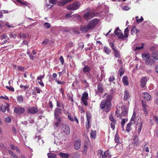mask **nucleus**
<instances>
[{"label":"nucleus","instance_id":"338daca9","mask_svg":"<svg viewBox=\"0 0 158 158\" xmlns=\"http://www.w3.org/2000/svg\"><path fill=\"white\" fill-rule=\"evenodd\" d=\"M5 25L7 26L8 28H10V27L13 28L14 27V26H13V24H10L8 23H6L5 24Z\"/></svg>","mask_w":158,"mask_h":158},{"label":"nucleus","instance_id":"69168bd1","mask_svg":"<svg viewBox=\"0 0 158 158\" xmlns=\"http://www.w3.org/2000/svg\"><path fill=\"white\" fill-rule=\"evenodd\" d=\"M87 100L81 99V101L83 104L86 106L88 105V102L86 101Z\"/></svg>","mask_w":158,"mask_h":158},{"label":"nucleus","instance_id":"ea45409f","mask_svg":"<svg viewBox=\"0 0 158 158\" xmlns=\"http://www.w3.org/2000/svg\"><path fill=\"white\" fill-rule=\"evenodd\" d=\"M8 152L9 154L11 155L13 158H17L18 157L12 151L9 150Z\"/></svg>","mask_w":158,"mask_h":158},{"label":"nucleus","instance_id":"e433bc0d","mask_svg":"<svg viewBox=\"0 0 158 158\" xmlns=\"http://www.w3.org/2000/svg\"><path fill=\"white\" fill-rule=\"evenodd\" d=\"M118 72L120 76H122L123 74L124 73V70L122 67L119 69Z\"/></svg>","mask_w":158,"mask_h":158},{"label":"nucleus","instance_id":"aec40b11","mask_svg":"<svg viewBox=\"0 0 158 158\" xmlns=\"http://www.w3.org/2000/svg\"><path fill=\"white\" fill-rule=\"evenodd\" d=\"M113 51L115 57L117 58H119L121 56L120 54V52L117 48L114 49Z\"/></svg>","mask_w":158,"mask_h":158},{"label":"nucleus","instance_id":"1a4fd4ad","mask_svg":"<svg viewBox=\"0 0 158 158\" xmlns=\"http://www.w3.org/2000/svg\"><path fill=\"white\" fill-rule=\"evenodd\" d=\"M109 119L111 121L110 124L111 128L113 130H114L115 127V125L116 124V120L114 118L113 115L112 114L110 115Z\"/></svg>","mask_w":158,"mask_h":158},{"label":"nucleus","instance_id":"4c0bfd02","mask_svg":"<svg viewBox=\"0 0 158 158\" xmlns=\"http://www.w3.org/2000/svg\"><path fill=\"white\" fill-rule=\"evenodd\" d=\"M66 4L64 0L60 1L57 3V5L59 6H63Z\"/></svg>","mask_w":158,"mask_h":158},{"label":"nucleus","instance_id":"cd10ccee","mask_svg":"<svg viewBox=\"0 0 158 158\" xmlns=\"http://www.w3.org/2000/svg\"><path fill=\"white\" fill-rule=\"evenodd\" d=\"M59 155L60 157L63 158H68L69 156V154L68 153L62 152H60Z\"/></svg>","mask_w":158,"mask_h":158},{"label":"nucleus","instance_id":"412c9836","mask_svg":"<svg viewBox=\"0 0 158 158\" xmlns=\"http://www.w3.org/2000/svg\"><path fill=\"white\" fill-rule=\"evenodd\" d=\"M154 60L152 59H148L145 60V63L146 65H152V64L154 63Z\"/></svg>","mask_w":158,"mask_h":158},{"label":"nucleus","instance_id":"864d4df0","mask_svg":"<svg viewBox=\"0 0 158 158\" xmlns=\"http://www.w3.org/2000/svg\"><path fill=\"white\" fill-rule=\"evenodd\" d=\"M55 81L58 85L63 84L65 83V82L63 81H60L57 80V79H55Z\"/></svg>","mask_w":158,"mask_h":158},{"label":"nucleus","instance_id":"39448f33","mask_svg":"<svg viewBox=\"0 0 158 158\" xmlns=\"http://www.w3.org/2000/svg\"><path fill=\"white\" fill-rule=\"evenodd\" d=\"M95 14L94 12H88L84 13L83 16L84 19L86 20H89L94 18Z\"/></svg>","mask_w":158,"mask_h":158},{"label":"nucleus","instance_id":"20e7f679","mask_svg":"<svg viewBox=\"0 0 158 158\" xmlns=\"http://www.w3.org/2000/svg\"><path fill=\"white\" fill-rule=\"evenodd\" d=\"M99 22V19H94L91 20L88 25L90 29H92L94 28Z\"/></svg>","mask_w":158,"mask_h":158},{"label":"nucleus","instance_id":"052dcab7","mask_svg":"<svg viewBox=\"0 0 158 158\" xmlns=\"http://www.w3.org/2000/svg\"><path fill=\"white\" fill-rule=\"evenodd\" d=\"M142 106L143 108H147L148 105L146 104V103L144 102L143 100L142 101Z\"/></svg>","mask_w":158,"mask_h":158},{"label":"nucleus","instance_id":"13d9d810","mask_svg":"<svg viewBox=\"0 0 158 158\" xmlns=\"http://www.w3.org/2000/svg\"><path fill=\"white\" fill-rule=\"evenodd\" d=\"M19 36L20 38L23 39H24L26 38V36H25V34L23 33L19 34Z\"/></svg>","mask_w":158,"mask_h":158},{"label":"nucleus","instance_id":"7c9ffc66","mask_svg":"<svg viewBox=\"0 0 158 158\" xmlns=\"http://www.w3.org/2000/svg\"><path fill=\"white\" fill-rule=\"evenodd\" d=\"M47 156L48 158H56V155L55 154L52 153H48Z\"/></svg>","mask_w":158,"mask_h":158},{"label":"nucleus","instance_id":"2eb2a0df","mask_svg":"<svg viewBox=\"0 0 158 158\" xmlns=\"http://www.w3.org/2000/svg\"><path fill=\"white\" fill-rule=\"evenodd\" d=\"M1 37L2 40H4V42L2 43V44L6 43L7 40L9 39V37L6 34H4L1 35Z\"/></svg>","mask_w":158,"mask_h":158},{"label":"nucleus","instance_id":"2f4dec72","mask_svg":"<svg viewBox=\"0 0 158 158\" xmlns=\"http://www.w3.org/2000/svg\"><path fill=\"white\" fill-rule=\"evenodd\" d=\"M152 56L156 60H158V54L156 52L152 53Z\"/></svg>","mask_w":158,"mask_h":158},{"label":"nucleus","instance_id":"7ed1b4c3","mask_svg":"<svg viewBox=\"0 0 158 158\" xmlns=\"http://www.w3.org/2000/svg\"><path fill=\"white\" fill-rule=\"evenodd\" d=\"M81 6V3L78 2L70 4L66 6V9L68 10H75L78 9Z\"/></svg>","mask_w":158,"mask_h":158},{"label":"nucleus","instance_id":"72a5a7b5","mask_svg":"<svg viewBox=\"0 0 158 158\" xmlns=\"http://www.w3.org/2000/svg\"><path fill=\"white\" fill-rule=\"evenodd\" d=\"M132 143L134 146H138L139 145V139L133 140Z\"/></svg>","mask_w":158,"mask_h":158},{"label":"nucleus","instance_id":"dca6fc26","mask_svg":"<svg viewBox=\"0 0 158 158\" xmlns=\"http://www.w3.org/2000/svg\"><path fill=\"white\" fill-rule=\"evenodd\" d=\"M143 97L145 99L147 100H150L151 96L150 94L146 92H143Z\"/></svg>","mask_w":158,"mask_h":158},{"label":"nucleus","instance_id":"603ef678","mask_svg":"<svg viewBox=\"0 0 158 158\" xmlns=\"http://www.w3.org/2000/svg\"><path fill=\"white\" fill-rule=\"evenodd\" d=\"M135 116H136L135 113L134 112L130 121H131V122H133V123H135Z\"/></svg>","mask_w":158,"mask_h":158},{"label":"nucleus","instance_id":"6e6552de","mask_svg":"<svg viewBox=\"0 0 158 158\" xmlns=\"http://www.w3.org/2000/svg\"><path fill=\"white\" fill-rule=\"evenodd\" d=\"M14 111L16 114H20L24 113L25 110L24 108L20 106L15 107L14 108Z\"/></svg>","mask_w":158,"mask_h":158},{"label":"nucleus","instance_id":"5fc2aeb1","mask_svg":"<svg viewBox=\"0 0 158 158\" xmlns=\"http://www.w3.org/2000/svg\"><path fill=\"white\" fill-rule=\"evenodd\" d=\"M57 0H49V2L53 5H55L57 3Z\"/></svg>","mask_w":158,"mask_h":158},{"label":"nucleus","instance_id":"c03bdc74","mask_svg":"<svg viewBox=\"0 0 158 158\" xmlns=\"http://www.w3.org/2000/svg\"><path fill=\"white\" fill-rule=\"evenodd\" d=\"M104 153H103V152L102 150H99L98 151V155L100 156L101 158H102V156H104Z\"/></svg>","mask_w":158,"mask_h":158},{"label":"nucleus","instance_id":"37998d69","mask_svg":"<svg viewBox=\"0 0 158 158\" xmlns=\"http://www.w3.org/2000/svg\"><path fill=\"white\" fill-rule=\"evenodd\" d=\"M9 36L11 39H15L16 37V34L15 33H10Z\"/></svg>","mask_w":158,"mask_h":158},{"label":"nucleus","instance_id":"a19ab883","mask_svg":"<svg viewBox=\"0 0 158 158\" xmlns=\"http://www.w3.org/2000/svg\"><path fill=\"white\" fill-rule=\"evenodd\" d=\"M121 30H120L118 27H117L114 31V33L116 35H119Z\"/></svg>","mask_w":158,"mask_h":158},{"label":"nucleus","instance_id":"c756f323","mask_svg":"<svg viewBox=\"0 0 158 158\" xmlns=\"http://www.w3.org/2000/svg\"><path fill=\"white\" fill-rule=\"evenodd\" d=\"M103 50L104 52L107 54H109L111 52L110 50L106 46H105L103 48Z\"/></svg>","mask_w":158,"mask_h":158},{"label":"nucleus","instance_id":"f8f14e48","mask_svg":"<svg viewBox=\"0 0 158 158\" xmlns=\"http://www.w3.org/2000/svg\"><path fill=\"white\" fill-rule=\"evenodd\" d=\"M81 146V140L78 139L75 141L74 144V148L76 150L79 149Z\"/></svg>","mask_w":158,"mask_h":158},{"label":"nucleus","instance_id":"de8ad7c7","mask_svg":"<svg viewBox=\"0 0 158 158\" xmlns=\"http://www.w3.org/2000/svg\"><path fill=\"white\" fill-rule=\"evenodd\" d=\"M90 135L91 137L95 138L96 136V131H91Z\"/></svg>","mask_w":158,"mask_h":158},{"label":"nucleus","instance_id":"c9c22d12","mask_svg":"<svg viewBox=\"0 0 158 158\" xmlns=\"http://www.w3.org/2000/svg\"><path fill=\"white\" fill-rule=\"evenodd\" d=\"M17 100L20 103H21L23 101V97L22 95H19L17 97Z\"/></svg>","mask_w":158,"mask_h":158},{"label":"nucleus","instance_id":"4d7b16f0","mask_svg":"<svg viewBox=\"0 0 158 158\" xmlns=\"http://www.w3.org/2000/svg\"><path fill=\"white\" fill-rule=\"evenodd\" d=\"M109 154L108 151H106L104 153V156H102V158H106V157H108Z\"/></svg>","mask_w":158,"mask_h":158},{"label":"nucleus","instance_id":"f3484780","mask_svg":"<svg viewBox=\"0 0 158 158\" xmlns=\"http://www.w3.org/2000/svg\"><path fill=\"white\" fill-rule=\"evenodd\" d=\"M61 109L60 108H56L55 110V112L54 113V115L55 116H59L60 114H62L61 112Z\"/></svg>","mask_w":158,"mask_h":158},{"label":"nucleus","instance_id":"e2e57ef3","mask_svg":"<svg viewBox=\"0 0 158 158\" xmlns=\"http://www.w3.org/2000/svg\"><path fill=\"white\" fill-rule=\"evenodd\" d=\"M59 60L61 62L62 64H63L64 62V59L63 57L62 56H61L59 58Z\"/></svg>","mask_w":158,"mask_h":158},{"label":"nucleus","instance_id":"a878e982","mask_svg":"<svg viewBox=\"0 0 158 158\" xmlns=\"http://www.w3.org/2000/svg\"><path fill=\"white\" fill-rule=\"evenodd\" d=\"M119 138L120 137L118 135V133L117 132L116 133L114 138L115 141L116 143H120Z\"/></svg>","mask_w":158,"mask_h":158},{"label":"nucleus","instance_id":"0e129e2a","mask_svg":"<svg viewBox=\"0 0 158 158\" xmlns=\"http://www.w3.org/2000/svg\"><path fill=\"white\" fill-rule=\"evenodd\" d=\"M18 69L20 71L22 72H24L25 70V69L24 67H22L21 66H19L18 67Z\"/></svg>","mask_w":158,"mask_h":158},{"label":"nucleus","instance_id":"423d86ee","mask_svg":"<svg viewBox=\"0 0 158 158\" xmlns=\"http://www.w3.org/2000/svg\"><path fill=\"white\" fill-rule=\"evenodd\" d=\"M38 111V108L35 107H31L29 108L27 110V113L30 114H34L36 113Z\"/></svg>","mask_w":158,"mask_h":158},{"label":"nucleus","instance_id":"bf43d9fd","mask_svg":"<svg viewBox=\"0 0 158 158\" xmlns=\"http://www.w3.org/2000/svg\"><path fill=\"white\" fill-rule=\"evenodd\" d=\"M109 44L111 48L113 50H114V49H116V48H115L114 45V44L113 42H110Z\"/></svg>","mask_w":158,"mask_h":158},{"label":"nucleus","instance_id":"680f3d73","mask_svg":"<svg viewBox=\"0 0 158 158\" xmlns=\"http://www.w3.org/2000/svg\"><path fill=\"white\" fill-rule=\"evenodd\" d=\"M142 127H143V125L142 123L140 125H139V128H138V132L139 133H140V132L141 131V130H142Z\"/></svg>","mask_w":158,"mask_h":158},{"label":"nucleus","instance_id":"58836bf2","mask_svg":"<svg viewBox=\"0 0 158 158\" xmlns=\"http://www.w3.org/2000/svg\"><path fill=\"white\" fill-rule=\"evenodd\" d=\"M37 79L38 81V82L39 84L42 87H44V84L42 81V79L40 78H37Z\"/></svg>","mask_w":158,"mask_h":158},{"label":"nucleus","instance_id":"a18cd8bd","mask_svg":"<svg viewBox=\"0 0 158 158\" xmlns=\"http://www.w3.org/2000/svg\"><path fill=\"white\" fill-rule=\"evenodd\" d=\"M115 79L114 77L113 76H110L109 78L108 81L110 84L114 81Z\"/></svg>","mask_w":158,"mask_h":158},{"label":"nucleus","instance_id":"4be33fe9","mask_svg":"<svg viewBox=\"0 0 158 158\" xmlns=\"http://www.w3.org/2000/svg\"><path fill=\"white\" fill-rule=\"evenodd\" d=\"M124 93V100L127 101L130 98L129 92L127 90H125Z\"/></svg>","mask_w":158,"mask_h":158},{"label":"nucleus","instance_id":"f03ea898","mask_svg":"<svg viewBox=\"0 0 158 158\" xmlns=\"http://www.w3.org/2000/svg\"><path fill=\"white\" fill-rule=\"evenodd\" d=\"M128 109L126 106L117 108L115 114L117 117L121 119L123 116H126L128 113Z\"/></svg>","mask_w":158,"mask_h":158},{"label":"nucleus","instance_id":"79ce46f5","mask_svg":"<svg viewBox=\"0 0 158 158\" xmlns=\"http://www.w3.org/2000/svg\"><path fill=\"white\" fill-rule=\"evenodd\" d=\"M17 1H18L20 3L22 4V5H26L27 6V2L26 1H23V0H16Z\"/></svg>","mask_w":158,"mask_h":158},{"label":"nucleus","instance_id":"0eeeda50","mask_svg":"<svg viewBox=\"0 0 158 158\" xmlns=\"http://www.w3.org/2000/svg\"><path fill=\"white\" fill-rule=\"evenodd\" d=\"M62 129L63 132L66 135H69L70 134V127L68 125L66 124L63 125Z\"/></svg>","mask_w":158,"mask_h":158},{"label":"nucleus","instance_id":"393cba45","mask_svg":"<svg viewBox=\"0 0 158 158\" xmlns=\"http://www.w3.org/2000/svg\"><path fill=\"white\" fill-rule=\"evenodd\" d=\"M128 78L126 76H124L123 78L122 81L123 83L125 85H129V82Z\"/></svg>","mask_w":158,"mask_h":158},{"label":"nucleus","instance_id":"bb28decb","mask_svg":"<svg viewBox=\"0 0 158 158\" xmlns=\"http://www.w3.org/2000/svg\"><path fill=\"white\" fill-rule=\"evenodd\" d=\"M134 123H133V122H131V121H130V123L127 124L126 130L128 132H129L131 131V126Z\"/></svg>","mask_w":158,"mask_h":158},{"label":"nucleus","instance_id":"f257e3e1","mask_svg":"<svg viewBox=\"0 0 158 158\" xmlns=\"http://www.w3.org/2000/svg\"><path fill=\"white\" fill-rule=\"evenodd\" d=\"M112 99V95H109L106 99L103 100L100 103V107L103 111L106 112L107 113L110 110L112 106L111 101Z\"/></svg>","mask_w":158,"mask_h":158},{"label":"nucleus","instance_id":"6ab92c4d","mask_svg":"<svg viewBox=\"0 0 158 158\" xmlns=\"http://www.w3.org/2000/svg\"><path fill=\"white\" fill-rule=\"evenodd\" d=\"M147 82V78L146 77H144L142 78L140 81V86L143 88L145 86Z\"/></svg>","mask_w":158,"mask_h":158},{"label":"nucleus","instance_id":"c85d7f7f","mask_svg":"<svg viewBox=\"0 0 158 158\" xmlns=\"http://www.w3.org/2000/svg\"><path fill=\"white\" fill-rule=\"evenodd\" d=\"M87 123L86 125V128L87 130H88L90 127V118L87 116Z\"/></svg>","mask_w":158,"mask_h":158},{"label":"nucleus","instance_id":"4468645a","mask_svg":"<svg viewBox=\"0 0 158 158\" xmlns=\"http://www.w3.org/2000/svg\"><path fill=\"white\" fill-rule=\"evenodd\" d=\"M68 113V118L69 120L72 122L75 121L77 124L79 123L78 120L75 116H74V118L72 116V115L70 114L69 113Z\"/></svg>","mask_w":158,"mask_h":158},{"label":"nucleus","instance_id":"6e6d98bb","mask_svg":"<svg viewBox=\"0 0 158 158\" xmlns=\"http://www.w3.org/2000/svg\"><path fill=\"white\" fill-rule=\"evenodd\" d=\"M6 89H8L9 90L11 91H14L15 89L12 86H6Z\"/></svg>","mask_w":158,"mask_h":158},{"label":"nucleus","instance_id":"5701e85b","mask_svg":"<svg viewBox=\"0 0 158 158\" xmlns=\"http://www.w3.org/2000/svg\"><path fill=\"white\" fill-rule=\"evenodd\" d=\"M29 87V85L28 84L26 85H20V88L23 89V90L26 92V94H27V90H28Z\"/></svg>","mask_w":158,"mask_h":158},{"label":"nucleus","instance_id":"49530a36","mask_svg":"<svg viewBox=\"0 0 158 158\" xmlns=\"http://www.w3.org/2000/svg\"><path fill=\"white\" fill-rule=\"evenodd\" d=\"M44 27L47 29L51 27V24L47 22L44 23Z\"/></svg>","mask_w":158,"mask_h":158},{"label":"nucleus","instance_id":"473e14b6","mask_svg":"<svg viewBox=\"0 0 158 158\" xmlns=\"http://www.w3.org/2000/svg\"><path fill=\"white\" fill-rule=\"evenodd\" d=\"M88 94L87 92H85L84 93L82 94V96L81 97V99H88Z\"/></svg>","mask_w":158,"mask_h":158},{"label":"nucleus","instance_id":"3c124183","mask_svg":"<svg viewBox=\"0 0 158 158\" xmlns=\"http://www.w3.org/2000/svg\"><path fill=\"white\" fill-rule=\"evenodd\" d=\"M88 150V148L86 146H84L83 147V149L82 151V153L83 154H86Z\"/></svg>","mask_w":158,"mask_h":158},{"label":"nucleus","instance_id":"a211bd4d","mask_svg":"<svg viewBox=\"0 0 158 158\" xmlns=\"http://www.w3.org/2000/svg\"><path fill=\"white\" fill-rule=\"evenodd\" d=\"M139 32V29L136 28L135 26H134L132 28L131 31V34L133 35L135 33L137 34Z\"/></svg>","mask_w":158,"mask_h":158},{"label":"nucleus","instance_id":"9d476101","mask_svg":"<svg viewBox=\"0 0 158 158\" xmlns=\"http://www.w3.org/2000/svg\"><path fill=\"white\" fill-rule=\"evenodd\" d=\"M104 89L103 84L101 82H98L97 85V93L100 94L102 93L103 92Z\"/></svg>","mask_w":158,"mask_h":158},{"label":"nucleus","instance_id":"774afa93","mask_svg":"<svg viewBox=\"0 0 158 158\" xmlns=\"http://www.w3.org/2000/svg\"><path fill=\"white\" fill-rule=\"evenodd\" d=\"M35 89L38 94H40V93L41 90L39 87H36L35 88Z\"/></svg>","mask_w":158,"mask_h":158},{"label":"nucleus","instance_id":"9b49d317","mask_svg":"<svg viewBox=\"0 0 158 158\" xmlns=\"http://www.w3.org/2000/svg\"><path fill=\"white\" fill-rule=\"evenodd\" d=\"M5 105L2 104L0 105V110L2 111V112L4 113L6 111V109L7 111H8L9 109L8 107L9 106V105L6 103H5Z\"/></svg>","mask_w":158,"mask_h":158},{"label":"nucleus","instance_id":"09e8293b","mask_svg":"<svg viewBox=\"0 0 158 158\" xmlns=\"http://www.w3.org/2000/svg\"><path fill=\"white\" fill-rule=\"evenodd\" d=\"M136 22L138 23L142 22L143 20V19L142 17H141L140 19H138L139 17L138 16H136Z\"/></svg>","mask_w":158,"mask_h":158},{"label":"nucleus","instance_id":"ddd939ff","mask_svg":"<svg viewBox=\"0 0 158 158\" xmlns=\"http://www.w3.org/2000/svg\"><path fill=\"white\" fill-rule=\"evenodd\" d=\"M90 29L88 25L81 26L80 28V30L82 33H84L86 32Z\"/></svg>","mask_w":158,"mask_h":158},{"label":"nucleus","instance_id":"8fccbe9b","mask_svg":"<svg viewBox=\"0 0 158 158\" xmlns=\"http://www.w3.org/2000/svg\"><path fill=\"white\" fill-rule=\"evenodd\" d=\"M118 38L119 39L123 40L124 39V36L123 35V34L122 32L120 31V33H119V35H118Z\"/></svg>","mask_w":158,"mask_h":158},{"label":"nucleus","instance_id":"f704fd0d","mask_svg":"<svg viewBox=\"0 0 158 158\" xmlns=\"http://www.w3.org/2000/svg\"><path fill=\"white\" fill-rule=\"evenodd\" d=\"M142 57L143 58H146L147 59H150V55L149 54L147 53H144L142 54Z\"/></svg>","mask_w":158,"mask_h":158},{"label":"nucleus","instance_id":"b1692460","mask_svg":"<svg viewBox=\"0 0 158 158\" xmlns=\"http://www.w3.org/2000/svg\"><path fill=\"white\" fill-rule=\"evenodd\" d=\"M90 70V69L89 66L87 65H85L84 67L82 69L83 73H89Z\"/></svg>","mask_w":158,"mask_h":158}]
</instances>
